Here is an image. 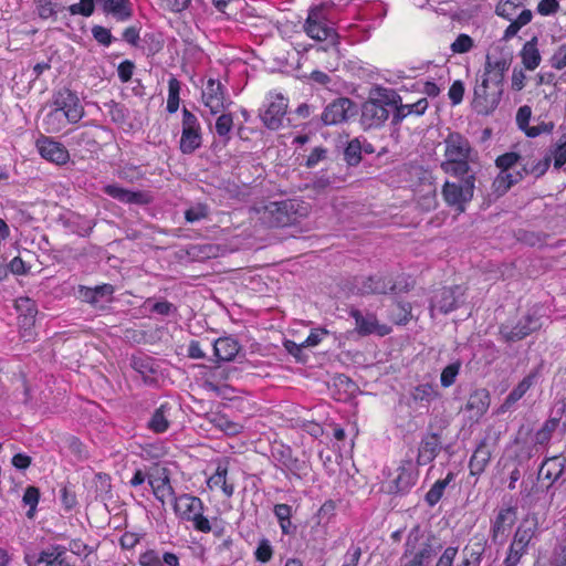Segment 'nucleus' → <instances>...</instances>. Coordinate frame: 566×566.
Listing matches in <instances>:
<instances>
[{
    "mask_svg": "<svg viewBox=\"0 0 566 566\" xmlns=\"http://www.w3.org/2000/svg\"><path fill=\"white\" fill-rule=\"evenodd\" d=\"M490 392L485 388L474 390L468 398L465 410L471 413L470 418L480 419L490 407Z\"/></svg>",
    "mask_w": 566,
    "mask_h": 566,
    "instance_id": "nucleus-26",
    "label": "nucleus"
},
{
    "mask_svg": "<svg viewBox=\"0 0 566 566\" xmlns=\"http://www.w3.org/2000/svg\"><path fill=\"white\" fill-rule=\"evenodd\" d=\"M103 10L111 13L118 21H126L132 18V3L129 0H102Z\"/></svg>",
    "mask_w": 566,
    "mask_h": 566,
    "instance_id": "nucleus-34",
    "label": "nucleus"
},
{
    "mask_svg": "<svg viewBox=\"0 0 566 566\" xmlns=\"http://www.w3.org/2000/svg\"><path fill=\"white\" fill-rule=\"evenodd\" d=\"M473 48V40L468 34H460L451 44L453 53H467Z\"/></svg>",
    "mask_w": 566,
    "mask_h": 566,
    "instance_id": "nucleus-64",
    "label": "nucleus"
},
{
    "mask_svg": "<svg viewBox=\"0 0 566 566\" xmlns=\"http://www.w3.org/2000/svg\"><path fill=\"white\" fill-rule=\"evenodd\" d=\"M286 111L287 99L280 93L271 94L270 102L260 117L266 128L277 130L283 125Z\"/></svg>",
    "mask_w": 566,
    "mask_h": 566,
    "instance_id": "nucleus-15",
    "label": "nucleus"
},
{
    "mask_svg": "<svg viewBox=\"0 0 566 566\" xmlns=\"http://www.w3.org/2000/svg\"><path fill=\"white\" fill-rule=\"evenodd\" d=\"M54 109H59L66 115L69 123H77L84 115V108L80 103L77 95L71 90L63 87L53 94L52 99Z\"/></svg>",
    "mask_w": 566,
    "mask_h": 566,
    "instance_id": "nucleus-11",
    "label": "nucleus"
},
{
    "mask_svg": "<svg viewBox=\"0 0 566 566\" xmlns=\"http://www.w3.org/2000/svg\"><path fill=\"white\" fill-rule=\"evenodd\" d=\"M523 169L511 172L510 170H501L493 181V189L497 196H503L509 189L524 178Z\"/></svg>",
    "mask_w": 566,
    "mask_h": 566,
    "instance_id": "nucleus-31",
    "label": "nucleus"
},
{
    "mask_svg": "<svg viewBox=\"0 0 566 566\" xmlns=\"http://www.w3.org/2000/svg\"><path fill=\"white\" fill-rule=\"evenodd\" d=\"M546 156L549 157V161L554 159V168L560 169L566 164V135L560 136V138L553 144Z\"/></svg>",
    "mask_w": 566,
    "mask_h": 566,
    "instance_id": "nucleus-39",
    "label": "nucleus"
},
{
    "mask_svg": "<svg viewBox=\"0 0 566 566\" xmlns=\"http://www.w3.org/2000/svg\"><path fill=\"white\" fill-rule=\"evenodd\" d=\"M536 378V373H531L526 377H524L517 386L507 395L504 402L502 403L500 410L502 412L507 411L511 407L516 403L526 391L533 386L534 380Z\"/></svg>",
    "mask_w": 566,
    "mask_h": 566,
    "instance_id": "nucleus-32",
    "label": "nucleus"
},
{
    "mask_svg": "<svg viewBox=\"0 0 566 566\" xmlns=\"http://www.w3.org/2000/svg\"><path fill=\"white\" fill-rule=\"evenodd\" d=\"M442 432V428L434 430L433 424L429 423L418 446L417 465L421 467L431 463L442 449L449 451L450 446L443 447Z\"/></svg>",
    "mask_w": 566,
    "mask_h": 566,
    "instance_id": "nucleus-8",
    "label": "nucleus"
},
{
    "mask_svg": "<svg viewBox=\"0 0 566 566\" xmlns=\"http://www.w3.org/2000/svg\"><path fill=\"white\" fill-rule=\"evenodd\" d=\"M458 178L460 179L458 182L446 181L441 192L449 206L463 211L465 203L473 198L476 178L475 174H464V176Z\"/></svg>",
    "mask_w": 566,
    "mask_h": 566,
    "instance_id": "nucleus-7",
    "label": "nucleus"
},
{
    "mask_svg": "<svg viewBox=\"0 0 566 566\" xmlns=\"http://www.w3.org/2000/svg\"><path fill=\"white\" fill-rule=\"evenodd\" d=\"M473 539H478L476 542L472 543L470 547H465L464 552H468L467 558L472 560V564H479L481 563L482 555L485 549L486 541L483 536L481 537H474Z\"/></svg>",
    "mask_w": 566,
    "mask_h": 566,
    "instance_id": "nucleus-52",
    "label": "nucleus"
},
{
    "mask_svg": "<svg viewBox=\"0 0 566 566\" xmlns=\"http://www.w3.org/2000/svg\"><path fill=\"white\" fill-rule=\"evenodd\" d=\"M208 207L206 205L198 203L185 211V219L187 222L193 223L202 219H206L208 217Z\"/></svg>",
    "mask_w": 566,
    "mask_h": 566,
    "instance_id": "nucleus-59",
    "label": "nucleus"
},
{
    "mask_svg": "<svg viewBox=\"0 0 566 566\" xmlns=\"http://www.w3.org/2000/svg\"><path fill=\"white\" fill-rule=\"evenodd\" d=\"M182 130L179 148L182 154L195 153L202 145L201 125L195 114L186 107L182 108Z\"/></svg>",
    "mask_w": 566,
    "mask_h": 566,
    "instance_id": "nucleus-9",
    "label": "nucleus"
},
{
    "mask_svg": "<svg viewBox=\"0 0 566 566\" xmlns=\"http://www.w3.org/2000/svg\"><path fill=\"white\" fill-rule=\"evenodd\" d=\"M66 548L61 545H54L50 548L42 551L39 555L38 563L45 564L46 566H53L55 563L62 565V556L65 554Z\"/></svg>",
    "mask_w": 566,
    "mask_h": 566,
    "instance_id": "nucleus-42",
    "label": "nucleus"
},
{
    "mask_svg": "<svg viewBox=\"0 0 566 566\" xmlns=\"http://www.w3.org/2000/svg\"><path fill=\"white\" fill-rule=\"evenodd\" d=\"M454 473L449 472L444 479L433 483L424 496V501L430 507H433L443 496L446 488L454 480Z\"/></svg>",
    "mask_w": 566,
    "mask_h": 566,
    "instance_id": "nucleus-36",
    "label": "nucleus"
},
{
    "mask_svg": "<svg viewBox=\"0 0 566 566\" xmlns=\"http://www.w3.org/2000/svg\"><path fill=\"white\" fill-rule=\"evenodd\" d=\"M166 411H167V405H161L159 408H157L155 410V412L153 413V416L148 422V427L153 431L160 433V432H165L168 429L169 422L166 417Z\"/></svg>",
    "mask_w": 566,
    "mask_h": 566,
    "instance_id": "nucleus-46",
    "label": "nucleus"
},
{
    "mask_svg": "<svg viewBox=\"0 0 566 566\" xmlns=\"http://www.w3.org/2000/svg\"><path fill=\"white\" fill-rule=\"evenodd\" d=\"M437 396L438 392L436 391L434 387L430 384L418 385L412 391L413 399L420 401H431L436 399Z\"/></svg>",
    "mask_w": 566,
    "mask_h": 566,
    "instance_id": "nucleus-56",
    "label": "nucleus"
},
{
    "mask_svg": "<svg viewBox=\"0 0 566 566\" xmlns=\"http://www.w3.org/2000/svg\"><path fill=\"white\" fill-rule=\"evenodd\" d=\"M307 214V208L302 202L287 199L270 202L265 206L264 219L270 227H289Z\"/></svg>",
    "mask_w": 566,
    "mask_h": 566,
    "instance_id": "nucleus-4",
    "label": "nucleus"
},
{
    "mask_svg": "<svg viewBox=\"0 0 566 566\" xmlns=\"http://www.w3.org/2000/svg\"><path fill=\"white\" fill-rule=\"evenodd\" d=\"M461 364L459 361L452 363L443 368L441 376H440V382L441 386L444 388H448L452 386L455 381V378L459 374Z\"/></svg>",
    "mask_w": 566,
    "mask_h": 566,
    "instance_id": "nucleus-57",
    "label": "nucleus"
},
{
    "mask_svg": "<svg viewBox=\"0 0 566 566\" xmlns=\"http://www.w3.org/2000/svg\"><path fill=\"white\" fill-rule=\"evenodd\" d=\"M350 316L355 319L358 334L369 335L377 331L378 322L374 314L363 315L359 310H352Z\"/></svg>",
    "mask_w": 566,
    "mask_h": 566,
    "instance_id": "nucleus-35",
    "label": "nucleus"
},
{
    "mask_svg": "<svg viewBox=\"0 0 566 566\" xmlns=\"http://www.w3.org/2000/svg\"><path fill=\"white\" fill-rule=\"evenodd\" d=\"M418 470L411 459L401 460L397 476L391 481L389 492L395 494H406L416 484Z\"/></svg>",
    "mask_w": 566,
    "mask_h": 566,
    "instance_id": "nucleus-17",
    "label": "nucleus"
},
{
    "mask_svg": "<svg viewBox=\"0 0 566 566\" xmlns=\"http://www.w3.org/2000/svg\"><path fill=\"white\" fill-rule=\"evenodd\" d=\"M566 469V458L563 455H555L546 459L538 471V475L543 476L546 480H551L549 485L546 488L547 491H551L554 486V483L558 482Z\"/></svg>",
    "mask_w": 566,
    "mask_h": 566,
    "instance_id": "nucleus-24",
    "label": "nucleus"
},
{
    "mask_svg": "<svg viewBox=\"0 0 566 566\" xmlns=\"http://www.w3.org/2000/svg\"><path fill=\"white\" fill-rule=\"evenodd\" d=\"M227 473H228V469L226 465H222V464H219L216 469V472L213 475H211L208 481H207V484L210 489H213V488H221L222 489V492L224 493V495H227L228 497L232 496L233 495V492H234V486L233 484H229L227 482Z\"/></svg>",
    "mask_w": 566,
    "mask_h": 566,
    "instance_id": "nucleus-37",
    "label": "nucleus"
},
{
    "mask_svg": "<svg viewBox=\"0 0 566 566\" xmlns=\"http://www.w3.org/2000/svg\"><path fill=\"white\" fill-rule=\"evenodd\" d=\"M132 367L146 380L150 374L154 373L153 364L150 358L134 357L132 359Z\"/></svg>",
    "mask_w": 566,
    "mask_h": 566,
    "instance_id": "nucleus-60",
    "label": "nucleus"
},
{
    "mask_svg": "<svg viewBox=\"0 0 566 566\" xmlns=\"http://www.w3.org/2000/svg\"><path fill=\"white\" fill-rule=\"evenodd\" d=\"M272 457L286 476L291 473L300 479L301 473L306 469V463L295 458L291 448L287 446L281 444L273 448Z\"/></svg>",
    "mask_w": 566,
    "mask_h": 566,
    "instance_id": "nucleus-19",
    "label": "nucleus"
},
{
    "mask_svg": "<svg viewBox=\"0 0 566 566\" xmlns=\"http://www.w3.org/2000/svg\"><path fill=\"white\" fill-rule=\"evenodd\" d=\"M520 161L523 163L524 157H522L517 153L510 151L499 156L495 160V165L501 170H510Z\"/></svg>",
    "mask_w": 566,
    "mask_h": 566,
    "instance_id": "nucleus-53",
    "label": "nucleus"
},
{
    "mask_svg": "<svg viewBox=\"0 0 566 566\" xmlns=\"http://www.w3.org/2000/svg\"><path fill=\"white\" fill-rule=\"evenodd\" d=\"M551 166L549 157H545L537 163L525 160L522 164L524 176L532 175L535 178H539L545 175Z\"/></svg>",
    "mask_w": 566,
    "mask_h": 566,
    "instance_id": "nucleus-44",
    "label": "nucleus"
},
{
    "mask_svg": "<svg viewBox=\"0 0 566 566\" xmlns=\"http://www.w3.org/2000/svg\"><path fill=\"white\" fill-rule=\"evenodd\" d=\"M541 326V316L536 311H533L523 316L514 327L502 325L500 327V335L505 342H517L539 329Z\"/></svg>",
    "mask_w": 566,
    "mask_h": 566,
    "instance_id": "nucleus-13",
    "label": "nucleus"
},
{
    "mask_svg": "<svg viewBox=\"0 0 566 566\" xmlns=\"http://www.w3.org/2000/svg\"><path fill=\"white\" fill-rule=\"evenodd\" d=\"M105 106L108 108V114L114 123H116V124L125 123L126 111L123 105H120L114 101H111L109 103L105 104Z\"/></svg>",
    "mask_w": 566,
    "mask_h": 566,
    "instance_id": "nucleus-63",
    "label": "nucleus"
},
{
    "mask_svg": "<svg viewBox=\"0 0 566 566\" xmlns=\"http://www.w3.org/2000/svg\"><path fill=\"white\" fill-rule=\"evenodd\" d=\"M40 500V490L36 486L29 485L24 494L22 496V502L24 505L29 506V510L27 512L28 518H33L36 512V506Z\"/></svg>",
    "mask_w": 566,
    "mask_h": 566,
    "instance_id": "nucleus-48",
    "label": "nucleus"
},
{
    "mask_svg": "<svg viewBox=\"0 0 566 566\" xmlns=\"http://www.w3.org/2000/svg\"><path fill=\"white\" fill-rule=\"evenodd\" d=\"M213 423L216 424V427H218L220 430H222L224 433L229 436L239 434L243 429L241 424L233 422L223 416H217L213 419Z\"/></svg>",
    "mask_w": 566,
    "mask_h": 566,
    "instance_id": "nucleus-54",
    "label": "nucleus"
},
{
    "mask_svg": "<svg viewBox=\"0 0 566 566\" xmlns=\"http://www.w3.org/2000/svg\"><path fill=\"white\" fill-rule=\"evenodd\" d=\"M517 520L516 507H502L491 522L490 537L493 544L503 545Z\"/></svg>",
    "mask_w": 566,
    "mask_h": 566,
    "instance_id": "nucleus-12",
    "label": "nucleus"
},
{
    "mask_svg": "<svg viewBox=\"0 0 566 566\" xmlns=\"http://www.w3.org/2000/svg\"><path fill=\"white\" fill-rule=\"evenodd\" d=\"M462 296L463 292L460 286L442 287L434 292L430 303V311L431 313L438 311L442 314H448L459 307L463 302Z\"/></svg>",
    "mask_w": 566,
    "mask_h": 566,
    "instance_id": "nucleus-16",
    "label": "nucleus"
},
{
    "mask_svg": "<svg viewBox=\"0 0 566 566\" xmlns=\"http://www.w3.org/2000/svg\"><path fill=\"white\" fill-rule=\"evenodd\" d=\"M527 551L528 548L511 542L506 556L503 560V566H517Z\"/></svg>",
    "mask_w": 566,
    "mask_h": 566,
    "instance_id": "nucleus-51",
    "label": "nucleus"
},
{
    "mask_svg": "<svg viewBox=\"0 0 566 566\" xmlns=\"http://www.w3.org/2000/svg\"><path fill=\"white\" fill-rule=\"evenodd\" d=\"M444 160L440 167L446 174L452 177L475 174L471 165L476 161L478 151L467 137L457 132L450 133L444 139Z\"/></svg>",
    "mask_w": 566,
    "mask_h": 566,
    "instance_id": "nucleus-1",
    "label": "nucleus"
},
{
    "mask_svg": "<svg viewBox=\"0 0 566 566\" xmlns=\"http://www.w3.org/2000/svg\"><path fill=\"white\" fill-rule=\"evenodd\" d=\"M304 31L316 41L335 40L337 35L334 28L328 24L325 8L322 4L310 8Z\"/></svg>",
    "mask_w": 566,
    "mask_h": 566,
    "instance_id": "nucleus-10",
    "label": "nucleus"
},
{
    "mask_svg": "<svg viewBox=\"0 0 566 566\" xmlns=\"http://www.w3.org/2000/svg\"><path fill=\"white\" fill-rule=\"evenodd\" d=\"M473 107L482 115L491 114L500 104L503 94V84L499 78H482L474 87Z\"/></svg>",
    "mask_w": 566,
    "mask_h": 566,
    "instance_id": "nucleus-6",
    "label": "nucleus"
},
{
    "mask_svg": "<svg viewBox=\"0 0 566 566\" xmlns=\"http://www.w3.org/2000/svg\"><path fill=\"white\" fill-rule=\"evenodd\" d=\"M363 143L359 138L348 142L344 149V160L349 166H357L361 161Z\"/></svg>",
    "mask_w": 566,
    "mask_h": 566,
    "instance_id": "nucleus-43",
    "label": "nucleus"
},
{
    "mask_svg": "<svg viewBox=\"0 0 566 566\" xmlns=\"http://www.w3.org/2000/svg\"><path fill=\"white\" fill-rule=\"evenodd\" d=\"M114 286L112 284H101L94 287L95 306H102V303H108L112 301L114 294Z\"/></svg>",
    "mask_w": 566,
    "mask_h": 566,
    "instance_id": "nucleus-55",
    "label": "nucleus"
},
{
    "mask_svg": "<svg viewBox=\"0 0 566 566\" xmlns=\"http://www.w3.org/2000/svg\"><path fill=\"white\" fill-rule=\"evenodd\" d=\"M428 105L429 104L427 98H420L418 102L413 104L396 103V106H394L392 109V123L397 125L410 114L423 115L428 108Z\"/></svg>",
    "mask_w": 566,
    "mask_h": 566,
    "instance_id": "nucleus-30",
    "label": "nucleus"
},
{
    "mask_svg": "<svg viewBox=\"0 0 566 566\" xmlns=\"http://www.w3.org/2000/svg\"><path fill=\"white\" fill-rule=\"evenodd\" d=\"M138 564L140 566H179V557L170 552L160 555L158 551L147 549L139 555Z\"/></svg>",
    "mask_w": 566,
    "mask_h": 566,
    "instance_id": "nucleus-27",
    "label": "nucleus"
},
{
    "mask_svg": "<svg viewBox=\"0 0 566 566\" xmlns=\"http://www.w3.org/2000/svg\"><path fill=\"white\" fill-rule=\"evenodd\" d=\"M205 505L202 501L191 494H181L174 500L176 515L187 522H192L193 528L198 532L209 533L211 524L203 515Z\"/></svg>",
    "mask_w": 566,
    "mask_h": 566,
    "instance_id": "nucleus-5",
    "label": "nucleus"
},
{
    "mask_svg": "<svg viewBox=\"0 0 566 566\" xmlns=\"http://www.w3.org/2000/svg\"><path fill=\"white\" fill-rule=\"evenodd\" d=\"M401 97L396 92L377 88L361 106L360 123L365 129L379 128L389 118Z\"/></svg>",
    "mask_w": 566,
    "mask_h": 566,
    "instance_id": "nucleus-2",
    "label": "nucleus"
},
{
    "mask_svg": "<svg viewBox=\"0 0 566 566\" xmlns=\"http://www.w3.org/2000/svg\"><path fill=\"white\" fill-rule=\"evenodd\" d=\"M202 99L212 114H217L224 108V91L220 81L208 80L207 86L202 91Z\"/></svg>",
    "mask_w": 566,
    "mask_h": 566,
    "instance_id": "nucleus-23",
    "label": "nucleus"
},
{
    "mask_svg": "<svg viewBox=\"0 0 566 566\" xmlns=\"http://www.w3.org/2000/svg\"><path fill=\"white\" fill-rule=\"evenodd\" d=\"M391 318L396 324H406L411 318V304L409 302H396L391 307Z\"/></svg>",
    "mask_w": 566,
    "mask_h": 566,
    "instance_id": "nucleus-49",
    "label": "nucleus"
},
{
    "mask_svg": "<svg viewBox=\"0 0 566 566\" xmlns=\"http://www.w3.org/2000/svg\"><path fill=\"white\" fill-rule=\"evenodd\" d=\"M433 537L426 535L420 525H415L408 533L400 557L401 566H428L436 549Z\"/></svg>",
    "mask_w": 566,
    "mask_h": 566,
    "instance_id": "nucleus-3",
    "label": "nucleus"
},
{
    "mask_svg": "<svg viewBox=\"0 0 566 566\" xmlns=\"http://www.w3.org/2000/svg\"><path fill=\"white\" fill-rule=\"evenodd\" d=\"M181 83L176 77L168 81L167 112L174 114L179 108Z\"/></svg>",
    "mask_w": 566,
    "mask_h": 566,
    "instance_id": "nucleus-45",
    "label": "nucleus"
},
{
    "mask_svg": "<svg viewBox=\"0 0 566 566\" xmlns=\"http://www.w3.org/2000/svg\"><path fill=\"white\" fill-rule=\"evenodd\" d=\"M239 350V343L231 337L218 338L213 344V352L218 361L232 360L238 355Z\"/></svg>",
    "mask_w": 566,
    "mask_h": 566,
    "instance_id": "nucleus-29",
    "label": "nucleus"
},
{
    "mask_svg": "<svg viewBox=\"0 0 566 566\" xmlns=\"http://www.w3.org/2000/svg\"><path fill=\"white\" fill-rule=\"evenodd\" d=\"M233 127V117L230 113L220 115L216 120V133L224 143L230 140V133Z\"/></svg>",
    "mask_w": 566,
    "mask_h": 566,
    "instance_id": "nucleus-50",
    "label": "nucleus"
},
{
    "mask_svg": "<svg viewBox=\"0 0 566 566\" xmlns=\"http://www.w3.org/2000/svg\"><path fill=\"white\" fill-rule=\"evenodd\" d=\"M495 447V439L490 436L484 437L476 446L469 461L470 474L473 476L481 475L491 461Z\"/></svg>",
    "mask_w": 566,
    "mask_h": 566,
    "instance_id": "nucleus-18",
    "label": "nucleus"
},
{
    "mask_svg": "<svg viewBox=\"0 0 566 566\" xmlns=\"http://www.w3.org/2000/svg\"><path fill=\"white\" fill-rule=\"evenodd\" d=\"M66 123H69L66 115L54 108L50 111L43 119V125L48 133H59L64 128Z\"/></svg>",
    "mask_w": 566,
    "mask_h": 566,
    "instance_id": "nucleus-40",
    "label": "nucleus"
},
{
    "mask_svg": "<svg viewBox=\"0 0 566 566\" xmlns=\"http://www.w3.org/2000/svg\"><path fill=\"white\" fill-rule=\"evenodd\" d=\"M538 39L537 36H533L530 41H527L522 50H521V59L524 67L526 70L533 71L535 70L541 61V54L537 48Z\"/></svg>",
    "mask_w": 566,
    "mask_h": 566,
    "instance_id": "nucleus-33",
    "label": "nucleus"
},
{
    "mask_svg": "<svg viewBox=\"0 0 566 566\" xmlns=\"http://www.w3.org/2000/svg\"><path fill=\"white\" fill-rule=\"evenodd\" d=\"M148 484L150 485L155 497L163 504L165 503L167 496L175 500L176 494L174 488L170 484L167 469H163L161 475L158 478L148 475Z\"/></svg>",
    "mask_w": 566,
    "mask_h": 566,
    "instance_id": "nucleus-28",
    "label": "nucleus"
},
{
    "mask_svg": "<svg viewBox=\"0 0 566 566\" xmlns=\"http://www.w3.org/2000/svg\"><path fill=\"white\" fill-rule=\"evenodd\" d=\"M533 19V12L530 9H524L516 19L510 20V25L505 29L502 41H509L517 34V32L527 25Z\"/></svg>",
    "mask_w": 566,
    "mask_h": 566,
    "instance_id": "nucleus-38",
    "label": "nucleus"
},
{
    "mask_svg": "<svg viewBox=\"0 0 566 566\" xmlns=\"http://www.w3.org/2000/svg\"><path fill=\"white\" fill-rule=\"evenodd\" d=\"M255 558L261 563H268L273 556L272 546L266 538H262L254 552Z\"/></svg>",
    "mask_w": 566,
    "mask_h": 566,
    "instance_id": "nucleus-62",
    "label": "nucleus"
},
{
    "mask_svg": "<svg viewBox=\"0 0 566 566\" xmlns=\"http://www.w3.org/2000/svg\"><path fill=\"white\" fill-rule=\"evenodd\" d=\"M103 191L123 203L146 206L153 201V196L149 191H132L117 185H106Z\"/></svg>",
    "mask_w": 566,
    "mask_h": 566,
    "instance_id": "nucleus-21",
    "label": "nucleus"
},
{
    "mask_svg": "<svg viewBox=\"0 0 566 566\" xmlns=\"http://www.w3.org/2000/svg\"><path fill=\"white\" fill-rule=\"evenodd\" d=\"M509 69V63L505 59H500L495 62H492L490 57H486L485 69H484V77L488 78H499L500 83L503 84L504 73Z\"/></svg>",
    "mask_w": 566,
    "mask_h": 566,
    "instance_id": "nucleus-41",
    "label": "nucleus"
},
{
    "mask_svg": "<svg viewBox=\"0 0 566 566\" xmlns=\"http://www.w3.org/2000/svg\"><path fill=\"white\" fill-rule=\"evenodd\" d=\"M36 147L44 159L57 165H63L70 159L67 149L61 143L54 142L51 138L43 137L39 139Z\"/></svg>",
    "mask_w": 566,
    "mask_h": 566,
    "instance_id": "nucleus-22",
    "label": "nucleus"
},
{
    "mask_svg": "<svg viewBox=\"0 0 566 566\" xmlns=\"http://www.w3.org/2000/svg\"><path fill=\"white\" fill-rule=\"evenodd\" d=\"M358 294H386L388 291L395 292L397 285L391 279L384 277L381 275H371L368 277H356L355 285Z\"/></svg>",
    "mask_w": 566,
    "mask_h": 566,
    "instance_id": "nucleus-20",
    "label": "nucleus"
},
{
    "mask_svg": "<svg viewBox=\"0 0 566 566\" xmlns=\"http://www.w3.org/2000/svg\"><path fill=\"white\" fill-rule=\"evenodd\" d=\"M35 10L41 19H50L56 17L62 10L61 6L53 0H33Z\"/></svg>",
    "mask_w": 566,
    "mask_h": 566,
    "instance_id": "nucleus-47",
    "label": "nucleus"
},
{
    "mask_svg": "<svg viewBox=\"0 0 566 566\" xmlns=\"http://www.w3.org/2000/svg\"><path fill=\"white\" fill-rule=\"evenodd\" d=\"M549 563L552 566H566V539L555 545Z\"/></svg>",
    "mask_w": 566,
    "mask_h": 566,
    "instance_id": "nucleus-61",
    "label": "nucleus"
},
{
    "mask_svg": "<svg viewBox=\"0 0 566 566\" xmlns=\"http://www.w3.org/2000/svg\"><path fill=\"white\" fill-rule=\"evenodd\" d=\"M538 531V517L536 514H528L522 520L514 532L512 542L528 548L531 541Z\"/></svg>",
    "mask_w": 566,
    "mask_h": 566,
    "instance_id": "nucleus-25",
    "label": "nucleus"
},
{
    "mask_svg": "<svg viewBox=\"0 0 566 566\" xmlns=\"http://www.w3.org/2000/svg\"><path fill=\"white\" fill-rule=\"evenodd\" d=\"M355 114L354 102L347 97H339L324 108L321 118L324 125L329 126L344 123Z\"/></svg>",
    "mask_w": 566,
    "mask_h": 566,
    "instance_id": "nucleus-14",
    "label": "nucleus"
},
{
    "mask_svg": "<svg viewBox=\"0 0 566 566\" xmlns=\"http://www.w3.org/2000/svg\"><path fill=\"white\" fill-rule=\"evenodd\" d=\"M211 377L219 381H232L238 377V369L218 365L211 369Z\"/></svg>",
    "mask_w": 566,
    "mask_h": 566,
    "instance_id": "nucleus-58",
    "label": "nucleus"
}]
</instances>
